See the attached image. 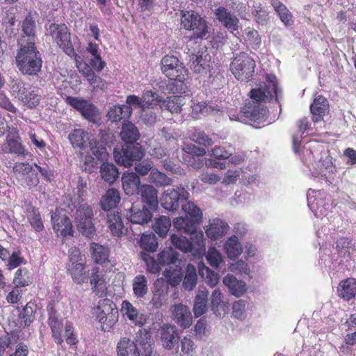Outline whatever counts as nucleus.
<instances>
[{
	"label": "nucleus",
	"mask_w": 356,
	"mask_h": 356,
	"mask_svg": "<svg viewBox=\"0 0 356 356\" xmlns=\"http://www.w3.org/2000/svg\"><path fill=\"white\" fill-rule=\"evenodd\" d=\"M273 97L278 101L277 80L275 75L268 74L266 81L259 83L258 87L250 92V99L246 101L239 113L229 111V118L232 121L247 123L248 120L257 122L267 116V109L264 104Z\"/></svg>",
	"instance_id": "obj_1"
},
{
	"label": "nucleus",
	"mask_w": 356,
	"mask_h": 356,
	"mask_svg": "<svg viewBox=\"0 0 356 356\" xmlns=\"http://www.w3.org/2000/svg\"><path fill=\"white\" fill-rule=\"evenodd\" d=\"M17 65L20 72L29 76H37L41 70L42 60L35 45L18 46Z\"/></svg>",
	"instance_id": "obj_2"
},
{
	"label": "nucleus",
	"mask_w": 356,
	"mask_h": 356,
	"mask_svg": "<svg viewBox=\"0 0 356 356\" xmlns=\"http://www.w3.org/2000/svg\"><path fill=\"white\" fill-rule=\"evenodd\" d=\"M191 235L189 241L186 237L177 234H172L170 240L172 245L183 252H190L195 257H201L205 254L204 234L202 231L189 233Z\"/></svg>",
	"instance_id": "obj_3"
},
{
	"label": "nucleus",
	"mask_w": 356,
	"mask_h": 356,
	"mask_svg": "<svg viewBox=\"0 0 356 356\" xmlns=\"http://www.w3.org/2000/svg\"><path fill=\"white\" fill-rule=\"evenodd\" d=\"M181 204L184 217L177 218L173 222L175 228L184 233H193L196 230V225L202 218L200 209L191 201H184Z\"/></svg>",
	"instance_id": "obj_4"
},
{
	"label": "nucleus",
	"mask_w": 356,
	"mask_h": 356,
	"mask_svg": "<svg viewBox=\"0 0 356 356\" xmlns=\"http://www.w3.org/2000/svg\"><path fill=\"white\" fill-rule=\"evenodd\" d=\"M93 216L94 212L90 205L79 202L74 213V222L78 231L83 236L90 238L96 233Z\"/></svg>",
	"instance_id": "obj_5"
},
{
	"label": "nucleus",
	"mask_w": 356,
	"mask_h": 356,
	"mask_svg": "<svg viewBox=\"0 0 356 356\" xmlns=\"http://www.w3.org/2000/svg\"><path fill=\"white\" fill-rule=\"evenodd\" d=\"M256 67L255 61L248 54H237L230 64V70L234 77L241 81L248 82L252 78Z\"/></svg>",
	"instance_id": "obj_6"
},
{
	"label": "nucleus",
	"mask_w": 356,
	"mask_h": 356,
	"mask_svg": "<svg viewBox=\"0 0 356 356\" xmlns=\"http://www.w3.org/2000/svg\"><path fill=\"white\" fill-rule=\"evenodd\" d=\"M144 155V150L138 143H124L121 148L113 149L115 161L124 167L131 166L134 161H140Z\"/></svg>",
	"instance_id": "obj_7"
},
{
	"label": "nucleus",
	"mask_w": 356,
	"mask_h": 356,
	"mask_svg": "<svg viewBox=\"0 0 356 356\" xmlns=\"http://www.w3.org/2000/svg\"><path fill=\"white\" fill-rule=\"evenodd\" d=\"M181 25L184 29L193 31V38H203L208 33L205 19L193 10L181 11Z\"/></svg>",
	"instance_id": "obj_8"
},
{
	"label": "nucleus",
	"mask_w": 356,
	"mask_h": 356,
	"mask_svg": "<svg viewBox=\"0 0 356 356\" xmlns=\"http://www.w3.org/2000/svg\"><path fill=\"white\" fill-rule=\"evenodd\" d=\"M11 88L15 97L27 108H32L40 104L41 95L39 89L32 88L21 79L13 80Z\"/></svg>",
	"instance_id": "obj_9"
},
{
	"label": "nucleus",
	"mask_w": 356,
	"mask_h": 356,
	"mask_svg": "<svg viewBox=\"0 0 356 356\" xmlns=\"http://www.w3.org/2000/svg\"><path fill=\"white\" fill-rule=\"evenodd\" d=\"M118 316L116 305L111 300L106 298L99 301L97 307V318L103 331H109L118 321Z\"/></svg>",
	"instance_id": "obj_10"
},
{
	"label": "nucleus",
	"mask_w": 356,
	"mask_h": 356,
	"mask_svg": "<svg viewBox=\"0 0 356 356\" xmlns=\"http://www.w3.org/2000/svg\"><path fill=\"white\" fill-rule=\"evenodd\" d=\"M46 34L51 36L52 40L66 54L70 55L73 52L74 49L70 40V33L65 24L51 23L47 27Z\"/></svg>",
	"instance_id": "obj_11"
},
{
	"label": "nucleus",
	"mask_w": 356,
	"mask_h": 356,
	"mask_svg": "<svg viewBox=\"0 0 356 356\" xmlns=\"http://www.w3.org/2000/svg\"><path fill=\"white\" fill-rule=\"evenodd\" d=\"M161 70L169 79L182 83L186 76L187 70L178 58L174 56H165L161 61Z\"/></svg>",
	"instance_id": "obj_12"
},
{
	"label": "nucleus",
	"mask_w": 356,
	"mask_h": 356,
	"mask_svg": "<svg viewBox=\"0 0 356 356\" xmlns=\"http://www.w3.org/2000/svg\"><path fill=\"white\" fill-rule=\"evenodd\" d=\"M188 192L182 186L165 190L161 197V206L166 210L176 211L180 203L188 200Z\"/></svg>",
	"instance_id": "obj_13"
},
{
	"label": "nucleus",
	"mask_w": 356,
	"mask_h": 356,
	"mask_svg": "<svg viewBox=\"0 0 356 356\" xmlns=\"http://www.w3.org/2000/svg\"><path fill=\"white\" fill-rule=\"evenodd\" d=\"M13 172L19 184L31 188L39 183L37 172L29 163H17L13 166Z\"/></svg>",
	"instance_id": "obj_14"
},
{
	"label": "nucleus",
	"mask_w": 356,
	"mask_h": 356,
	"mask_svg": "<svg viewBox=\"0 0 356 356\" xmlns=\"http://www.w3.org/2000/svg\"><path fill=\"white\" fill-rule=\"evenodd\" d=\"M66 102L79 111L81 115L88 121L95 123L99 120V110L90 102L76 97H67Z\"/></svg>",
	"instance_id": "obj_15"
},
{
	"label": "nucleus",
	"mask_w": 356,
	"mask_h": 356,
	"mask_svg": "<svg viewBox=\"0 0 356 356\" xmlns=\"http://www.w3.org/2000/svg\"><path fill=\"white\" fill-rule=\"evenodd\" d=\"M51 222L53 229L58 235L64 237L72 236V224L69 217L63 211L56 209L55 212L51 215Z\"/></svg>",
	"instance_id": "obj_16"
},
{
	"label": "nucleus",
	"mask_w": 356,
	"mask_h": 356,
	"mask_svg": "<svg viewBox=\"0 0 356 356\" xmlns=\"http://www.w3.org/2000/svg\"><path fill=\"white\" fill-rule=\"evenodd\" d=\"M35 29V18L31 13H29L22 24V33L17 40L18 46L35 45L36 38Z\"/></svg>",
	"instance_id": "obj_17"
},
{
	"label": "nucleus",
	"mask_w": 356,
	"mask_h": 356,
	"mask_svg": "<svg viewBox=\"0 0 356 356\" xmlns=\"http://www.w3.org/2000/svg\"><path fill=\"white\" fill-rule=\"evenodd\" d=\"M171 317L173 321L184 329L189 327L193 323V316L190 309L181 304H174L171 306Z\"/></svg>",
	"instance_id": "obj_18"
},
{
	"label": "nucleus",
	"mask_w": 356,
	"mask_h": 356,
	"mask_svg": "<svg viewBox=\"0 0 356 356\" xmlns=\"http://www.w3.org/2000/svg\"><path fill=\"white\" fill-rule=\"evenodd\" d=\"M2 150L5 153L15 154L26 156L28 151L24 149L21 142L16 129L12 128L6 137V142L2 146Z\"/></svg>",
	"instance_id": "obj_19"
},
{
	"label": "nucleus",
	"mask_w": 356,
	"mask_h": 356,
	"mask_svg": "<svg viewBox=\"0 0 356 356\" xmlns=\"http://www.w3.org/2000/svg\"><path fill=\"white\" fill-rule=\"evenodd\" d=\"M152 211L145 206L142 208L131 207L127 211V219L133 224H147L153 218Z\"/></svg>",
	"instance_id": "obj_20"
},
{
	"label": "nucleus",
	"mask_w": 356,
	"mask_h": 356,
	"mask_svg": "<svg viewBox=\"0 0 356 356\" xmlns=\"http://www.w3.org/2000/svg\"><path fill=\"white\" fill-rule=\"evenodd\" d=\"M161 340L165 349L171 350L177 343L179 332L175 325H165L161 329Z\"/></svg>",
	"instance_id": "obj_21"
},
{
	"label": "nucleus",
	"mask_w": 356,
	"mask_h": 356,
	"mask_svg": "<svg viewBox=\"0 0 356 356\" xmlns=\"http://www.w3.org/2000/svg\"><path fill=\"white\" fill-rule=\"evenodd\" d=\"M310 111L314 122L323 120L324 116L329 113L328 101L324 97L318 95L311 104Z\"/></svg>",
	"instance_id": "obj_22"
},
{
	"label": "nucleus",
	"mask_w": 356,
	"mask_h": 356,
	"mask_svg": "<svg viewBox=\"0 0 356 356\" xmlns=\"http://www.w3.org/2000/svg\"><path fill=\"white\" fill-rule=\"evenodd\" d=\"M214 14L218 20L227 29L234 31L238 29V19L227 8L219 7L215 10Z\"/></svg>",
	"instance_id": "obj_23"
},
{
	"label": "nucleus",
	"mask_w": 356,
	"mask_h": 356,
	"mask_svg": "<svg viewBox=\"0 0 356 356\" xmlns=\"http://www.w3.org/2000/svg\"><path fill=\"white\" fill-rule=\"evenodd\" d=\"M142 202L146 204L151 210L158 208V190L150 184H143L140 188Z\"/></svg>",
	"instance_id": "obj_24"
},
{
	"label": "nucleus",
	"mask_w": 356,
	"mask_h": 356,
	"mask_svg": "<svg viewBox=\"0 0 356 356\" xmlns=\"http://www.w3.org/2000/svg\"><path fill=\"white\" fill-rule=\"evenodd\" d=\"M122 184L124 193L133 195L138 193L140 188V179L136 172H124L122 176Z\"/></svg>",
	"instance_id": "obj_25"
},
{
	"label": "nucleus",
	"mask_w": 356,
	"mask_h": 356,
	"mask_svg": "<svg viewBox=\"0 0 356 356\" xmlns=\"http://www.w3.org/2000/svg\"><path fill=\"white\" fill-rule=\"evenodd\" d=\"M134 342L141 349L142 356H152L153 343L148 331L145 329L140 330L136 334Z\"/></svg>",
	"instance_id": "obj_26"
},
{
	"label": "nucleus",
	"mask_w": 356,
	"mask_h": 356,
	"mask_svg": "<svg viewBox=\"0 0 356 356\" xmlns=\"http://www.w3.org/2000/svg\"><path fill=\"white\" fill-rule=\"evenodd\" d=\"M223 295L219 289H216L212 291L210 298L211 310L216 316H223L227 314L228 307L227 303L222 300Z\"/></svg>",
	"instance_id": "obj_27"
},
{
	"label": "nucleus",
	"mask_w": 356,
	"mask_h": 356,
	"mask_svg": "<svg viewBox=\"0 0 356 356\" xmlns=\"http://www.w3.org/2000/svg\"><path fill=\"white\" fill-rule=\"evenodd\" d=\"M107 224L113 236L121 237L127 232L118 212H111L107 215Z\"/></svg>",
	"instance_id": "obj_28"
},
{
	"label": "nucleus",
	"mask_w": 356,
	"mask_h": 356,
	"mask_svg": "<svg viewBox=\"0 0 356 356\" xmlns=\"http://www.w3.org/2000/svg\"><path fill=\"white\" fill-rule=\"evenodd\" d=\"M117 352L118 356H142L141 349L130 339L122 338L118 343Z\"/></svg>",
	"instance_id": "obj_29"
},
{
	"label": "nucleus",
	"mask_w": 356,
	"mask_h": 356,
	"mask_svg": "<svg viewBox=\"0 0 356 356\" xmlns=\"http://www.w3.org/2000/svg\"><path fill=\"white\" fill-rule=\"evenodd\" d=\"M223 284L228 288L231 294L236 297L242 296L247 291L245 283L237 280L232 275H227L222 280Z\"/></svg>",
	"instance_id": "obj_30"
},
{
	"label": "nucleus",
	"mask_w": 356,
	"mask_h": 356,
	"mask_svg": "<svg viewBox=\"0 0 356 356\" xmlns=\"http://www.w3.org/2000/svg\"><path fill=\"white\" fill-rule=\"evenodd\" d=\"M90 284L92 291L99 296L105 294L107 284L104 275L97 268H93L91 273Z\"/></svg>",
	"instance_id": "obj_31"
},
{
	"label": "nucleus",
	"mask_w": 356,
	"mask_h": 356,
	"mask_svg": "<svg viewBox=\"0 0 356 356\" xmlns=\"http://www.w3.org/2000/svg\"><path fill=\"white\" fill-rule=\"evenodd\" d=\"M337 293L346 300L353 298L356 295V280L350 277L341 281L337 287Z\"/></svg>",
	"instance_id": "obj_32"
},
{
	"label": "nucleus",
	"mask_w": 356,
	"mask_h": 356,
	"mask_svg": "<svg viewBox=\"0 0 356 356\" xmlns=\"http://www.w3.org/2000/svg\"><path fill=\"white\" fill-rule=\"evenodd\" d=\"M209 291L205 288H199L195 298L193 312L196 317H199L206 313L208 309Z\"/></svg>",
	"instance_id": "obj_33"
},
{
	"label": "nucleus",
	"mask_w": 356,
	"mask_h": 356,
	"mask_svg": "<svg viewBox=\"0 0 356 356\" xmlns=\"http://www.w3.org/2000/svg\"><path fill=\"white\" fill-rule=\"evenodd\" d=\"M90 147V152L92 156L94 157H91L90 156L86 157V164L91 163V166L93 167L96 165V162L95 159L97 161H103L106 159V149L102 145H100L97 140L92 139V140H90L89 142Z\"/></svg>",
	"instance_id": "obj_34"
},
{
	"label": "nucleus",
	"mask_w": 356,
	"mask_h": 356,
	"mask_svg": "<svg viewBox=\"0 0 356 356\" xmlns=\"http://www.w3.org/2000/svg\"><path fill=\"white\" fill-rule=\"evenodd\" d=\"M120 191L115 188H110L101 197V208L104 211H109L115 208L120 202Z\"/></svg>",
	"instance_id": "obj_35"
},
{
	"label": "nucleus",
	"mask_w": 356,
	"mask_h": 356,
	"mask_svg": "<svg viewBox=\"0 0 356 356\" xmlns=\"http://www.w3.org/2000/svg\"><path fill=\"white\" fill-rule=\"evenodd\" d=\"M68 138L74 147L85 149L87 144H89L90 138L89 134L83 129H76L68 136Z\"/></svg>",
	"instance_id": "obj_36"
},
{
	"label": "nucleus",
	"mask_w": 356,
	"mask_h": 356,
	"mask_svg": "<svg viewBox=\"0 0 356 356\" xmlns=\"http://www.w3.org/2000/svg\"><path fill=\"white\" fill-rule=\"evenodd\" d=\"M132 113V108L128 105H115L111 107L107 116L109 120L113 122H118L123 119L129 118Z\"/></svg>",
	"instance_id": "obj_37"
},
{
	"label": "nucleus",
	"mask_w": 356,
	"mask_h": 356,
	"mask_svg": "<svg viewBox=\"0 0 356 356\" xmlns=\"http://www.w3.org/2000/svg\"><path fill=\"white\" fill-rule=\"evenodd\" d=\"M99 173L102 179L112 185L119 178L120 172L118 168L111 163H103L100 166Z\"/></svg>",
	"instance_id": "obj_38"
},
{
	"label": "nucleus",
	"mask_w": 356,
	"mask_h": 356,
	"mask_svg": "<svg viewBox=\"0 0 356 356\" xmlns=\"http://www.w3.org/2000/svg\"><path fill=\"white\" fill-rule=\"evenodd\" d=\"M185 99L182 96H172L163 100L160 104V108L166 110L171 113H179L185 104Z\"/></svg>",
	"instance_id": "obj_39"
},
{
	"label": "nucleus",
	"mask_w": 356,
	"mask_h": 356,
	"mask_svg": "<svg viewBox=\"0 0 356 356\" xmlns=\"http://www.w3.org/2000/svg\"><path fill=\"white\" fill-rule=\"evenodd\" d=\"M228 228L229 225L227 222L220 219H216L209 225L205 232L209 238L217 239L225 235Z\"/></svg>",
	"instance_id": "obj_40"
},
{
	"label": "nucleus",
	"mask_w": 356,
	"mask_h": 356,
	"mask_svg": "<svg viewBox=\"0 0 356 356\" xmlns=\"http://www.w3.org/2000/svg\"><path fill=\"white\" fill-rule=\"evenodd\" d=\"M164 282V280L161 278L158 279L154 284L155 290L150 302L156 309L160 308L165 301L167 289L166 287L163 288Z\"/></svg>",
	"instance_id": "obj_41"
},
{
	"label": "nucleus",
	"mask_w": 356,
	"mask_h": 356,
	"mask_svg": "<svg viewBox=\"0 0 356 356\" xmlns=\"http://www.w3.org/2000/svg\"><path fill=\"white\" fill-rule=\"evenodd\" d=\"M120 136L124 143H137L140 134L138 128L132 123L123 124L120 132Z\"/></svg>",
	"instance_id": "obj_42"
},
{
	"label": "nucleus",
	"mask_w": 356,
	"mask_h": 356,
	"mask_svg": "<svg viewBox=\"0 0 356 356\" xmlns=\"http://www.w3.org/2000/svg\"><path fill=\"white\" fill-rule=\"evenodd\" d=\"M224 249L230 259H236L243 252L242 245L236 236H232L227 238L224 244Z\"/></svg>",
	"instance_id": "obj_43"
},
{
	"label": "nucleus",
	"mask_w": 356,
	"mask_h": 356,
	"mask_svg": "<svg viewBox=\"0 0 356 356\" xmlns=\"http://www.w3.org/2000/svg\"><path fill=\"white\" fill-rule=\"evenodd\" d=\"M270 3L285 26L293 24L292 15L285 5L278 0H270Z\"/></svg>",
	"instance_id": "obj_44"
},
{
	"label": "nucleus",
	"mask_w": 356,
	"mask_h": 356,
	"mask_svg": "<svg viewBox=\"0 0 356 356\" xmlns=\"http://www.w3.org/2000/svg\"><path fill=\"white\" fill-rule=\"evenodd\" d=\"M48 323L51 330L52 337L54 338L55 341L58 344H62L63 342L61 335L63 321L58 318L54 312L51 311L49 313Z\"/></svg>",
	"instance_id": "obj_45"
},
{
	"label": "nucleus",
	"mask_w": 356,
	"mask_h": 356,
	"mask_svg": "<svg viewBox=\"0 0 356 356\" xmlns=\"http://www.w3.org/2000/svg\"><path fill=\"white\" fill-rule=\"evenodd\" d=\"M36 305L33 302H28L22 309L19 314V318L21 320L19 323V327H25L29 326L30 324L35 320V312Z\"/></svg>",
	"instance_id": "obj_46"
},
{
	"label": "nucleus",
	"mask_w": 356,
	"mask_h": 356,
	"mask_svg": "<svg viewBox=\"0 0 356 356\" xmlns=\"http://www.w3.org/2000/svg\"><path fill=\"white\" fill-rule=\"evenodd\" d=\"M122 312L124 315L134 322L136 325H143L144 319L141 314H139L136 307H134L129 302L124 300L122 304Z\"/></svg>",
	"instance_id": "obj_47"
},
{
	"label": "nucleus",
	"mask_w": 356,
	"mask_h": 356,
	"mask_svg": "<svg viewBox=\"0 0 356 356\" xmlns=\"http://www.w3.org/2000/svg\"><path fill=\"white\" fill-rule=\"evenodd\" d=\"M90 251L92 258L95 263L102 264L108 261L109 251L106 247L96 243H92L90 244Z\"/></svg>",
	"instance_id": "obj_48"
},
{
	"label": "nucleus",
	"mask_w": 356,
	"mask_h": 356,
	"mask_svg": "<svg viewBox=\"0 0 356 356\" xmlns=\"http://www.w3.org/2000/svg\"><path fill=\"white\" fill-rule=\"evenodd\" d=\"M149 180L158 187H165L172 184V179L168 177L164 172L154 168L149 175Z\"/></svg>",
	"instance_id": "obj_49"
},
{
	"label": "nucleus",
	"mask_w": 356,
	"mask_h": 356,
	"mask_svg": "<svg viewBox=\"0 0 356 356\" xmlns=\"http://www.w3.org/2000/svg\"><path fill=\"white\" fill-rule=\"evenodd\" d=\"M133 291L135 296L142 298L148 291L147 279L143 275H138L134 277L132 283Z\"/></svg>",
	"instance_id": "obj_50"
},
{
	"label": "nucleus",
	"mask_w": 356,
	"mask_h": 356,
	"mask_svg": "<svg viewBox=\"0 0 356 356\" xmlns=\"http://www.w3.org/2000/svg\"><path fill=\"white\" fill-rule=\"evenodd\" d=\"M198 269L200 275L209 286H214L218 284L219 280L218 274L211 271L203 262L198 264Z\"/></svg>",
	"instance_id": "obj_51"
},
{
	"label": "nucleus",
	"mask_w": 356,
	"mask_h": 356,
	"mask_svg": "<svg viewBox=\"0 0 356 356\" xmlns=\"http://www.w3.org/2000/svg\"><path fill=\"white\" fill-rule=\"evenodd\" d=\"M143 110L153 108L156 105L161 104L162 98L152 90L145 91L142 96Z\"/></svg>",
	"instance_id": "obj_52"
},
{
	"label": "nucleus",
	"mask_w": 356,
	"mask_h": 356,
	"mask_svg": "<svg viewBox=\"0 0 356 356\" xmlns=\"http://www.w3.org/2000/svg\"><path fill=\"white\" fill-rule=\"evenodd\" d=\"M171 227L170 219L166 216H161L156 220L153 229L161 237H165Z\"/></svg>",
	"instance_id": "obj_53"
},
{
	"label": "nucleus",
	"mask_w": 356,
	"mask_h": 356,
	"mask_svg": "<svg viewBox=\"0 0 356 356\" xmlns=\"http://www.w3.org/2000/svg\"><path fill=\"white\" fill-rule=\"evenodd\" d=\"M197 273L194 266L188 264L186 268V275L183 282V286L185 289L191 291L197 284Z\"/></svg>",
	"instance_id": "obj_54"
},
{
	"label": "nucleus",
	"mask_w": 356,
	"mask_h": 356,
	"mask_svg": "<svg viewBox=\"0 0 356 356\" xmlns=\"http://www.w3.org/2000/svg\"><path fill=\"white\" fill-rule=\"evenodd\" d=\"M28 220L31 227L38 232L44 229L43 222L38 209L31 207L27 214Z\"/></svg>",
	"instance_id": "obj_55"
},
{
	"label": "nucleus",
	"mask_w": 356,
	"mask_h": 356,
	"mask_svg": "<svg viewBox=\"0 0 356 356\" xmlns=\"http://www.w3.org/2000/svg\"><path fill=\"white\" fill-rule=\"evenodd\" d=\"M140 247L147 252H154L158 247V241L153 233L143 234L140 241Z\"/></svg>",
	"instance_id": "obj_56"
},
{
	"label": "nucleus",
	"mask_w": 356,
	"mask_h": 356,
	"mask_svg": "<svg viewBox=\"0 0 356 356\" xmlns=\"http://www.w3.org/2000/svg\"><path fill=\"white\" fill-rule=\"evenodd\" d=\"M180 348L181 350L179 353V356H195L196 346L190 337H184L181 339Z\"/></svg>",
	"instance_id": "obj_57"
},
{
	"label": "nucleus",
	"mask_w": 356,
	"mask_h": 356,
	"mask_svg": "<svg viewBox=\"0 0 356 356\" xmlns=\"http://www.w3.org/2000/svg\"><path fill=\"white\" fill-rule=\"evenodd\" d=\"M206 259L209 265L216 269L219 268L220 265L224 262L221 253L213 247L209 248L206 254Z\"/></svg>",
	"instance_id": "obj_58"
},
{
	"label": "nucleus",
	"mask_w": 356,
	"mask_h": 356,
	"mask_svg": "<svg viewBox=\"0 0 356 356\" xmlns=\"http://www.w3.org/2000/svg\"><path fill=\"white\" fill-rule=\"evenodd\" d=\"M98 49V45L92 42H90L87 47V51L94 57V58L91 60V65L97 67L98 71H101L104 67V63L101 60Z\"/></svg>",
	"instance_id": "obj_59"
},
{
	"label": "nucleus",
	"mask_w": 356,
	"mask_h": 356,
	"mask_svg": "<svg viewBox=\"0 0 356 356\" xmlns=\"http://www.w3.org/2000/svg\"><path fill=\"white\" fill-rule=\"evenodd\" d=\"M138 161V163H136L134 167L136 173L138 175L143 177L148 175L149 173L151 174V171H152L154 167V163L150 159Z\"/></svg>",
	"instance_id": "obj_60"
},
{
	"label": "nucleus",
	"mask_w": 356,
	"mask_h": 356,
	"mask_svg": "<svg viewBox=\"0 0 356 356\" xmlns=\"http://www.w3.org/2000/svg\"><path fill=\"white\" fill-rule=\"evenodd\" d=\"M142 259L145 261L147 267V270L150 273L155 274L160 271L161 264L159 261H156L153 257H152L148 253L142 252Z\"/></svg>",
	"instance_id": "obj_61"
},
{
	"label": "nucleus",
	"mask_w": 356,
	"mask_h": 356,
	"mask_svg": "<svg viewBox=\"0 0 356 356\" xmlns=\"http://www.w3.org/2000/svg\"><path fill=\"white\" fill-rule=\"evenodd\" d=\"M177 259V253L171 249L163 250L158 255V260L162 266L175 264Z\"/></svg>",
	"instance_id": "obj_62"
},
{
	"label": "nucleus",
	"mask_w": 356,
	"mask_h": 356,
	"mask_svg": "<svg viewBox=\"0 0 356 356\" xmlns=\"http://www.w3.org/2000/svg\"><path fill=\"white\" fill-rule=\"evenodd\" d=\"M84 269L83 261L72 264V266L69 268V270L70 271L73 280L76 282L80 284L83 281V276L85 273Z\"/></svg>",
	"instance_id": "obj_63"
},
{
	"label": "nucleus",
	"mask_w": 356,
	"mask_h": 356,
	"mask_svg": "<svg viewBox=\"0 0 356 356\" xmlns=\"http://www.w3.org/2000/svg\"><path fill=\"white\" fill-rule=\"evenodd\" d=\"M163 275L167 280V282L172 286H176L181 281V275L177 270L165 269L163 272Z\"/></svg>",
	"instance_id": "obj_64"
}]
</instances>
